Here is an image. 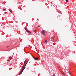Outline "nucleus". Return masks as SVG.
Wrapping results in <instances>:
<instances>
[{"instance_id": "f257e3e1", "label": "nucleus", "mask_w": 76, "mask_h": 76, "mask_svg": "<svg viewBox=\"0 0 76 76\" xmlns=\"http://www.w3.org/2000/svg\"><path fill=\"white\" fill-rule=\"evenodd\" d=\"M26 64H27V62H26V61H25L24 63V64L23 66V67H22L23 69H21V72L19 74V75H21V74H22V73L24 69H25V66H26Z\"/></svg>"}, {"instance_id": "f03ea898", "label": "nucleus", "mask_w": 76, "mask_h": 76, "mask_svg": "<svg viewBox=\"0 0 76 76\" xmlns=\"http://www.w3.org/2000/svg\"><path fill=\"white\" fill-rule=\"evenodd\" d=\"M46 31L45 30H42L41 31V33L42 35H45L46 33Z\"/></svg>"}, {"instance_id": "7ed1b4c3", "label": "nucleus", "mask_w": 76, "mask_h": 76, "mask_svg": "<svg viewBox=\"0 0 76 76\" xmlns=\"http://www.w3.org/2000/svg\"><path fill=\"white\" fill-rule=\"evenodd\" d=\"M33 58H34V59L35 60H38V57L35 58L33 57Z\"/></svg>"}, {"instance_id": "20e7f679", "label": "nucleus", "mask_w": 76, "mask_h": 76, "mask_svg": "<svg viewBox=\"0 0 76 76\" xmlns=\"http://www.w3.org/2000/svg\"><path fill=\"white\" fill-rule=\"evenodd\" d=\"M9 58L10 59V60H12V58L11 56H9Z\"/></svg>"}, {"instance_id": "39448f33", "label": "nucleus", "mask_w": 76, "mask_h": 76, "mask_svg": "<svg viewBox=\"0 0 76 76\" xmlns=\"http://www.w3.org/2000/svg\"><path fill=\"white\" fill-rule=\"evenodd\" d=\"M26 31L27 32L29 33V34H31V33L30 32V31H29L28 30H27Z\"/></svg>"}, {"instance_id": "423d86ee", "label": "nucleus", "mask_w": 76, "mask_h": 76, "mask_svg": "<svg viewBox=\"0 0 76 76\" xmlns=\"http://www.w3.org/2000/svg\"><path fill=\"white\" fill-rule=\"evenodd\" d=\"M47 42H48V41H47V40H46L45 42H44V44H47Z\"/></svg>"}, {"instance_id": "0eeeda50", "label": "nucleus", "mask_w": 76, "mask_h": 76, "mask_svg": "<svg viewBox=\"0 0 76 76\" xmlns=\"http://www.w3.org/2000/svg\"><path fill=\"white\" fill-rule=\"evenodd\" d=\"M9 11L11 13H12V11L11 10H9Z\"/></svg>"}, {"instance_id": "6e6552de", "label": "nucleus", "mask_w": 76, "mask_h": 76, "mask_svg": "<svg viewBox=\"0 0 76 76\" xmlns=\"http://www.w3.org/2000/svg\"><path fill=\"white\" fill-rule=\"evenodd\" d=\"M26 30H26H27L28 29H27V28H26V27H25L24 28Z\"/></svg>"}, {"instance_id": "1a4fd4ad", "label": "nucleus", "mask_w": 76, "mask_h": 76, "mask_svg": "<svg viewBox=\"0 0 76 76\" xmlns=\"http://www.w3.org/2000/svg\"><path fill=\"white\" fill-rule=\"evenodd\" d=\"M3 10H4H4H6V9H3Z\"/></svg>"}, {"instance_id": "9d476101", "label": "nucleus", "mask_w": 76, "mask_h": 76, "mask_svg": "<svg viewBox=\"0 0 76 76\" xmlns=\"http://www.w3.org/2000/svg\"><path fill=\"white\" fill-rule=\"evenodd\" d=\"M66 2H68V0H66Z\"/></svg>"}, {"instance_id": "9b49d317", "label": "nucleus", "mask_w": 76, "mask_h": 76, "mask_svg": "<svg viewBox=\"0 0 76 76\" xmlns=\"http://www.w3.org/2000/svg\"><path fill=\"white\" fill-rule=\"evenodd\" d=\"M53 76H56V75L54 74Z\"/></svg>"}, {"instance_id": "f8f14e48", "label": "nucleus", "mask_w": 76, "mask_h": 76, "mask_svg": "<svg viewBox=\"0 0 76 76\" xmlns=\"http://www.w3.org/2000/svg\"><path fill=\"white\" fill-rule=\"evenodd\" d=\"M54 38H52V39H54V38Z\"/></svg>"}, {"instance_id": "ddd939ff", "label": "nucleus", "mask_w": 76, "mask_h": 76, "mask_svg": "<svg viewBox=\"0 0 76 76\" xmlns=\"http://www.w3.org/2000/svg\"><path fill=\"white\" fill-rule=\"evenodd\" d=\"M7 61H10V60H7Z\"/></svg>"}, {"instance_id": "4468645a", "label": "nucleus", "mask_w": 76, "mask_h": 76, "mask_svg": "<svg viewBox=\"0 0 76 76\" xmlns=\"http://www.w3.org/2000/svg\"><path fill=\"white\" fill-rule=\"evenodd\" d=\"M36 31V30H34V32H35Z\"/></svg>"}, {"instance_id": "2eb2a0df", "label": "nucleus", "mask_w": 76, "mask_h": 76, "mask_svg": "<svg viewBox=\"0 0 76 76\" xmlns=\"http://www.w3.org/2000/svg\"><path fill=\"white\" fill-rule=\"evenodd\" d=\"M38 27H39V26H38Z\"/></svg>"}, {"instance_id": "dca6fc26", "label": "nucleus", "mask_w": 76, "mask_h": 76, "mask_svg": "<svg viewBox=\"0 0 76 76\" xmlns=\"http://www.w3.org/2000/svg\"><path fill=\"white\" fill-rule=\"evenodd\" d=\"M63 75H64V73H63Z\"/></svg>"}, {"instance_id": "f3484780", "label": "nucleus", "mask_w": 76, "mask_h": 76, "mask_svg": "<svg viewBox=\"0 0 76 76\" xmlns=\"http://www.w3.org/2000/svg\"><path fill=\"white\" fill-rule=\"evenodd\" d=\"M34 1H35V0H33V1H34Z\"/></svg>"}, {"instance_id": "a211bd4d", "label": "nucleus", "mask_w": 76, "mask_h": 76, "mask_svg": "<svg viewBox=\"0 0 76 76\" xmlns=\"http://www.w3.org/2000/svg\"><path fill=\"white\" fill-rule=\"evenodd\" d=\"M37 20H38V19H37Z\"/></svg>"}, {"instance_id": "6ab92c4d", "label": "nucleus", "mask_w": 76, "mask_h": 76, "mask_svg": "<svg viewBox=\"0 0 76 76\" xmlns=\"http://www.w3.org/2000/svg\"><path fill=\"white\" fill-rule=\"evenodd\" d=\"M28 47H30V45L28 46Z\"/></svg>"}, {"instance_id": "aec40b11", "label": "nucleus", "mask_w": 76, "mask_h": 76, "mask_svg": "<svg viewBox=\"0 0 76 76\" xmlns=\"http://www.w3.org/2000/svg\"><path fill=\"white\" fill-rule=\"evenodd\" d=\"M70 73V72L69 71Z\"/></svg>"}]
</instances>
